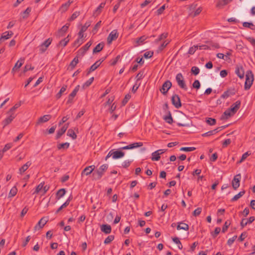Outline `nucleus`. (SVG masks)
Returning <instances> with one entry per match:
<instances>
[{"instance_id": "obj_1", "label": "nucleus", "mask_w": 255, "mask_h": 255, "mask_svg": "<svg viewBox=\"0 0 255 255\" xmlns=\"http://www.w3.org/2000/svg\"><path fill=\"white\" fill-rule=\"evenodd\" d=\"M108 168V165L105 164L102 165L99 168L97 169L93 173V179L96 180H100Z\"/></svg>"}, {"instance_id": "obj_2", "label": "nucleus", "mask_w": 255, "mask_h": 255, "mask_svg": "<svg viewBox=\"0 0 255 255\" xmlns=\"http://www.w3.org/2000/svg\"><path fill=\"white\" fill-rule=\"evenodd\" d=\"M254 81V75L251 71H248L246 75V81L245 83V89L249 90L253 84Z\"/></svg>"}, {"instance_id": "obj_3", "label": "nucleus", "mask_w": 255, "mask_h": 255, "mask_svg": "<svg viewBox=\"0 0 255 255\" xmlns=\"http://www.w3.org/2000/svg\"><path fill=\"white\" fill-rule=\"evenodd\" d=\"M176 81L178 85L182 89L187 90V87L184 80V78L181 73H178L176 76Z\"/></svg>"}, {"instance_id": "obj_4", "label": "nucleus", "mask_w": 255, "mask_h": 255, "mask_svg": "<svg viewBox=\"0 0 255 255\" xmlns=\"http://www.w3.org/2000/svg\"><path fill=\"white\" fill-rule=\"evenodd\" d=\"M172 86L171 82L169 81H166L162 85L161 88L160 89V91L164 95L166 94L168 91L170 89Z\"/></svg>"}, {"instance_id": "obj_5", "label": "nucleus", "mask_w": 255, "mask_h": 255, "mask_svg": "<svg viewBox=\"0 0 255 255\" xmlns=\"http://www.w3.org/2000/svg\"><path fill=\"white\" fill-rule=\"evenodd\" d=\"M48 221V217H44L42 218L38 222V223L36 225V226L34 227V229L35 231L38 230L40 229H42L45 225L47 223Z\"/></svg>"}, {"instance_id": "obj_6", "label": "nucleus", "mask_w": 255, "mask_h": 255, "mask_svg": "<svg viewBox=\"0 0 255 255\" xmlns=\"http://www.w3.org/2000/svg\"><path fill=\"white\" fill-rule=\"evenodd\" d=\"M52 42V39L49 38L43 42L39 46V51L41 53L44 52L47 49L48 47L50 45Z\"/></svg>"}, {"instance_id": "obj_7", "label": "nucleus", "mask_w": 255, "mask_h": 255, "mask_svg": "<svg viewBox=\"0 0 255 255\" xmlns=\"http://www.w3.org/2000/svg\"><path fill=\"white\" fill-rule=\"evenodd\" d=\"M171 102L175 108L178 109L181 107L180 99L178 95L174 94L172 96Z\"/></svg>"}, {"instance_id": "obj_8", "label": "nucleus", "mask_w": 255, "mask_h": 255, "mask_svg": "<svg viewBox=\"0 0 255 255\" xmlns=\"http://www.w3.org/2000/svg\"><path fill=\"white\" fill-rule=\"evenodd\" d=\"M92 44V42L91 41H89L87 44H86L84 46L81 47L78 51L77 55L83 56L86 52L88 50Z\"/></svg>"}, {"instance_id": "obj_9", "label": "nucleus", "mask_w": 255, "mask_h": 255, "mask_svg": "<svg viewBox=\"0 0 255 255\" xmlns=\"http://www.w3.org/2000/svg\"><path fill=\"white\" fill-rule=\"evenodd\" d=\"M241 174H238L235 175L232 181V185L234 190H236L240 186Z\"/></svg>"}, {"instance_id": "obj_10", "label": "nucleus", "mask_w": 255, "mask_h": 255, "mask_svg": "<svg viewBox=\"0 0 255 255\" xmlns=\"http://www.w3.org/2000/svg\"><path fill=\"white\" fill-rule=\"evenodd\" d=\"M119 33L117 30H113L109 35L107 38V42L110 44L113 40L117 39L118 37Z\"/></svg>"}, {"instance_id": "obj_11", "label": "nucleus", "mask_w": 255, "mask_h": 255, "mask_svg": "<svg viewBox=\"0 0 255 255\" xmlns=\"http://www.w3.org/2000/svg\"><path fill=\"white\" fill-rule=\"evenodd\" d=\"M255 220L254 216L250 217L249 219L244 218L240 223V226L242 229H243L248 224L252 223Z\"/></svg>"}, {"instance_id": "obj_12", "label": "nucleus", "mask_w": 255, "mask_h": 255, "mask_svg": "<svg viewBox=\"0 0 255 255\" xmlns=\"http://www.w3.org/2000/svg\"><path fill=\"white\" fill-rule=\"evenodd\" d=\"M235 73L240 78L243 79L244 77V70L242 65H237L235 69Z\"/></svg>"}, {"instance_id": "obj_13", "label": "nucleus", "mask_w": 255, "mask_h": 255, "mask_svg": "<svg viewBox=\"0 0 255 255\" xmlns=\"http://www.w3.org/2000/svg\"><path fill=\"white\" fill-rule=\"evenodd\" d=\"M236 90L235 88H230L227 91H225L221 96V98L223 99H227L231 95H234L236 94Z\"/></svg>"}, {"instance_id": "obj_14", "label": "nucleus", "mask_w": 255, "mask_h": 255, "mask_svg": "<svg viewBox=\"0 0 255 255\" xmlns=\"http://www.w3.org/2000/svg\"><path fill=\"white\" fill-rule=\"evenodd\" d=\"M241 101H237L235 103H234L231 107L230 108H229V110L233 113V114H235L236 112L238 111V110L240 109V106H241Z\"/></svg>"}, {"instance_id": "obj_15", "label": "nucleus", "mask_w": 255, "mask_h": 255, "mask_svg": "<svg viewBox=\"0 0 255 255\" xmlns=\"http://www.w3.org/2000/svg\"><path fill=\"white\" fill-rule=\"evenodd\" d=\"M232 1L233 0H218L217 1L216 7L218 8H222Z\"/></svg>"}, {"instance_id": "obj_16", "label": "nucleus", "mask_w": 255, "mask_h": 255, "mask_svg": "<svg viewBox=\"0 0 255 255\" xmlns=\"http://www.w3.org/2000/svg\"><path fill=\"white\" fill-rule=\"evenodd\" d=\"M95 168V166L94 165L86 167L82 171V173H81L82 176H83L84 174H85L86 175H90L94 170Z\"/></svg>"}, {"instance_id": "obj_17", "label": "nucleus", "mask_w": 255, "mask_h": 255, "mask_svg": "<svg viewBox=\"0 0 255 255\" xmlns=\"http://www.w3.org/2000/svg\"><path fill=\"white\" fill-rule=\"evenodd\" d=\"M79 88H80L79 85H78L75 87V88L74 89V90L72 91V92L69 95L68 99L67 101V103H71L72 102L73 98L76 95L77 93L78 92V91L79 90Z\"/></svg>"}, {"instance_id": "obj_18", "label": "nucleus", "mask_w": 255, "mask_h": 255, "mask_svg": "<svg viewBox=\"0 0 255 255\" xmlns=\"http://www.w3.org/2000/svg\"><path fill=\"white\" fill-rule=\"evenodd\" d=\"M8 114L9 115V117L6 118L3 121V127H5L6 126L9 124L15 117L13 113H10Z\"/></svg>"}, {"instance_id": "obj_19", "label": "nucleus", "mask_w": 255, "mask_h": 255, "mask_svg": "<svg viewBox=\"0 0 255 255\" xmlns=\"http://www.w3.org/2000/svg\"><path fill=\"white\" fill-rule=\"evenodd\" d=\"M101 231L106 234H109L111 232L112 228L110 225L104 224L101 226Z\"/></svg>"}, {"instance_id": "obj_20", "label": "nucleus", "mask_w": 255, "mask_h": 255, "mask_svg": "<svg viewBox=\"0 0 255 255\" xmlns=\"http://www.w3.org/2000/svg\"><path fill=\"white\" fill-rule=\"evenodd\" d=\"M51 116L50 115H46L39 118L36 123V125H38L41 123L48 121L51 119Z\"/></svg>"}, {"instance_id": "obj_21", "label": "nucleus", "mask_w": 255, "mask_h": 255, "mask_svg": "<svg viewBox=\"0 0 255 255\" xmlns=\"http://www.w3.org/2000/svg\"><path fill=\"white\" fill-rule=\"evenodd\" d=\"M234 114L232 113L229 109L226 110L221 117V120H227L230 117L233 116Z\"/></svg>"}, {"instance_id": "obj_22", "label": "nucleus", "mask_w": 255, "mask_h": 255, "mask_svg": "<svg viewBox=\"0 0 255 255\" xmlns=\"http://www.w3.org/2000/svg\"><path fill=\"white\" fill-rule=\"evenodd\" d=\"M113 159H118L123 157L125 155V152L120 150L114 151L113 150Z\"/></svg>"}, {"instance_id": "obj_23", "label": "nucleus", "mask_w": 255, "mask_h": 255, "mask_svg": "<svg viewBox=\"0 0 255 255\" xmlns=\"http://www.w3.org/2000/svg\"><path fill=\"white\" fill-rule=\"evenodd\" d=\"M70 24L67 23L58 31V35L59 36H63L64 34V33L67 31Z\"/></svg>"}, {"instance_id": "obj_24", "label": "nucleus", "mask_w": 255, "mask_h": 255, "mask_svg": "<svg viewBox=\"0 0 255 255\" xmlns=\"http://www.w3.org/2000/svg\"><path fill=\"white\" fill-rule=\"evenodd\" d=\"M68 128V126H66V125L63 126L60 129H59L57 133L56 137L57 139L60 138L61 136L63 134L65 131H66L67 129Z\"/></svg>"}, {"instance_id": "obj_25", "label": "nucleus", "mask_w": 255, "mask_h": 255, "mask_svg": "<svg viewBox=\"0 0 255 255\" xmlns=\"http://www.w3.org/2000/svg\"><path fill=\"white\" fill-rule=\"evenodd\" d=\"M101 64V62L97 61L94 64H93L89 68L87 74H89L91 72L97 69Z\"/></svg>"}, {"instance_id": "obj_26", "label": "nucleus", "mask_w": 255, "mask_h": 255, "mask_svg": "<svg viewBox=\"0 0 255 255\" xmlns=\"http://www.w3.org/2000/svg\"><path fill=\"white\" fill-rule=\"evenodd\" d=\"M105 43L102 42L99 43L93 49V53H96L100 52L104 48Z\"/></svg>"}, {"instance_id": "obj_27", "label": "nucleus", "mask_w": 255, "mask_h": 255, "mask_svg": "<svg viewBox=\"0 0 255 255\" xmlns=\"http://www.w3.org/2000/svg\"><path fill=\"white\" fill-rule=\"evenodd\" d=\"M31 164V163L29 161L27 162L25 164H24L19 169V173L21 174H22L28 168Z\"/></svg>"}, {"instance_id": "obj_28", "label": "nucleus", "mask_w": 255, "mask_h": 255, "mask_svg": "<svg viewBox=\"0 0 255 255\" xmlns=\"http://www.w3.org/2000/svg\"><path fill=\"white\" fill-rule=\"evenodd\" d=\"M13 34V33L11 31H6L2 34L0 37L2 39H7L10 38Z\"/></svg>"}, {"instance_id": "obj_29", "label": "nucleus", "mask_w": 255, "mask_h": 255, "mask_svg": "<svg viewBox=\"0 0 255 255\" xmlns=\"http://www.w3.org/2000/svg\"><path fill=\"white\" fill-rule=\"evenodd\" d=\"M177 229L178 230H184L185 231H188L189 230V226L187 224L181 222L177 225Z\"/></svg>"}, {"instance_id": "obj_30", "label": "nucleus", "mask_w": 255, "mask_h": 255, "mask_svg": "<svg viewBox=\"0 0 255 255\" xmlns=\"http://www.w3.org/2000/svg\"><path fill=\"white\" fill-rule=\"evenodd\" d=\"M67 88V85H64L62 86L59 92L56 95L55 97L57 99H59L61 98L62 95L66 91Z\"/></svg>"}, {"instance_id": "obj_31", "label": "nucleus", "mask_w": 255, "mask_h": 255, "mask_svg": "<svg viewBox=\"0 0 255 255\" xmlns=\"http://www.w3.org/2000/svg\"><path fill=\"white\" fill-rule=\"evenodd\" d=\"M78 56V55L76 56L70 63L69 67L71 70H73L75 67L76 65L79 63Z\"/></svg>"}, {"instance_id": "obj_32", "label": "nucleus", "mask_w": 255, "mask_h": 255, "mask_svg": "<svg viewBox=\"0 0 255 255\" xmlns=\"http://www.w3.org/2000/svg\"><path fill=\"white\" fill-rule=\"evenodd\" d=\"M202 7H198L194 12L191 11L189 13V16L194 17L199 15L202 11Z\"/></svg>"}, {"instance_id": "obj_33", "label": "nucleus", "mask_w": 255, "mask_h": 255, "mask_svg": "<svg viewBox=\"0 0 255 255\" xmlns=\"http://www.w3.org/2000/svg\"><path fill=\"white\" fill-rule=\"evenodd\" d=\"M65 193H66V190L65 189L62 188V189H59L57 192L56 198L57 199H59L60 198L62 197L65 195Z\"/></svg>"}, {"instance_id": "obj_34", "label": "nucleus", "mask_w": 255, "mask_h": 255, "mask_svg": "<svg viewBox=\"0 0 255 255\" xmlns=\"http://www.w3.org/2000/svg\"><path fill=\"white\" fill-rule=\"evenodd\" d=\"M151 159L152 161H158L160 159V156L159 155V153L156 152V151L152 153Z\"/></svg>"}, {"instance_id": "obj_35", "label": "nucleus", "mask_w": 255, "mask_h": 255, "mask_svg": "<svg viewBox=\"0 0 255 255\" xmlns=\"http://www.w3.org/2000/svg\"><path fill=\"white\" fill-rule=\"evenodd\" d=\"M69 35H68L67 37L60 41L58 46H62L63 47H65L69 41Z\"/></svg>"}, {"instance_id": "obj_36", "label": "nucleus", "mask_w": 255, "mask_h": 255, "mask_svg": "<svg viewBox=\"0 0 255 255\" xmlns=\"http://www.w3.org/2000/svg\"><path fill=\"white\" fill-rule=\"evenodd\" d=\"M245 193V191L244 190L240 192L238 194L234 196V197L231 199V201L234 202L238 200L239 198L242 197Z\"/></svg>"}, {"instance_id": "obj_37", "label": "nucleus", "mask_w": 255, "mask_h": 255, "mask_svg": "<svg viewBox=\"0 0 255 255\" xmlns=\"http://www.w3.org/2000/svg\"><path fill=\"white\" fill-rule=\"evenodd\" d=\"M243 25L245 27L250 28L252 30H255V25L252 22H244Z\"/></svg>"}, {"instance_id": "obj_38", "label": "nucleus", "mask_w": 255, "mask_h": 255, "mask_svg": "<svg viewBox=\"0 0 255 255\" xmlns=\"http://www.w3.org/2000/svg\"><path fill=\"white\" fill-rule=\"evenodd\" d=\"M168 35L167 33H163L159 35L158 38L155 40L156 43H158L159 41L165 39Z\"/></svg>"}, {"instance_id": "obj_39", "label": "nucleus", "mask_w": 255, "mask_h": 255, "mask_svg": "<svg viewBox=\"0 0 255 255\" xmlns=\"http://www.w3.org/2000/svg\"><path fill=\"white\" fill-rule=\"evenodd\" d=\"M69 6H70L68 4V3L66 2L62 4V5L59 8V11H60L62 13L65 12L68 10Z\"/></svg>"}, {"instance_id": "obj_40", "label": "nucleus", "mask_w": 255, "mask_h": 255, "mask_svg": "<svg viewBox=\"0 0 255 255\" xmlns=\"http://www.w3.org/2000/svg\"><path fill=\"white\" fill-rule=\"evenodd\" d=\"M17 192V189L15 186L13 187L8 194V197H12L14 196Z\"/></svg>"}, {"instance_id": "obj_41", "label": "nucleus", "mask_w": 255, "mask_h": 255, "mask_svg": "<svg viewBox=\"0 0 255 255\" xmlns=\"http://www.w3.org/2000/svg\"><path fill=\"white\" fill-rule=\"evenodd\" d=\"M101 23H102V21H99L95 25L94 27L93 28V29L92 30V32L93 35L95 34L97 32L99 27L101 25Z\"/></svg>"}, {"instance_id": "obj_42", "label": "nucleus", "mask_w": 255, "mask_h": 255, "mask_svg": "<svg viewBox=\"0 0 255 255\" xmlns=\"http://www.w3.org/2000/svg\"><path fill=\"white\" fill-rule=\"evenodd\" d=\"M70 198L69 197L67 200V201L64 203L58 209V210H57L56 211V213H58L59 212H60L63 208H64L65 207H66L69 204V203H70Z\"/></svg>"}, {"instance_id": "obj_43", "label": "nucleus", "mask_w": 255, "mask_h": 255, "mask_svg": "<svg viewBox=\"0 0 255 255\" xmlns=\"http://www.w3.org/2000/svg\"><path fill=\"white\" fill-rule=\"evenodd\" d=\"M67 135L70 136L73 139H75L77 138V135L74 131L72 129H69L67 132Z\"/></svg>"}, {"instance_id": "obj_44", "label": "nucleus", "mask_w": 255, "mask_h": 255, "mask_svg": "<svg viewBox=\"0 0 255 255\" xmlns=\"http://www.w3.org/2000/svg\"><path fill=\"white\" fill-rule=\"evenodd\" d=\"M206 123L210 126H213L216 124V120L215 119L208 118L206 120Z\"/></svg>"}, {"instance_id": "obj_45", "label": "nucleus", "mask_w": 255, "mask_h": 255, "mask_svg": "<svg viewBox=\"0 0 255 255\" xmlns=\"http://www.w3.org/2000/svg\"><path fill=\"white\" fill-rule=\"evenodd\" d=\"M105 3L102 2L100 5L97 8L96 10L95 11V13L97 15L99 14L101 12V9L105 6Z\"/></svg>"}, {"instance_id": "obj_46", "label": "nucleus", "mask_w": 255, "mask_h": 255, "mask_svg": "<svg viewBox=\"0 0 255 255\" xmlns=\"http://www.w3.org/2000/svg\"><path fill=\"white\" fill-rule=\"evenodd\" d=\"M172 241L176 244L178 245V247L179 249H182L183 248V246L182 245L181 243L179 241V239L177 237H175L172 238Z\"/></svg>"}, {"instance_id": "obj_47", "label": "nucleus", "mask_w": 255, "mask_h": 255, "mask_svg": "<svg viewBox=\"0 0 255 255\" xmlns=\"http://www.w3.org/2000/svg\"><path fill=\"white\" fill-rule=\"evenodd\" d=\"M195 149H196V148L194 147H183L180 149V150L184 151H186V152H189V151H194Z\"/></svg>"}, {"instance_id": "obj_48", "label": "nucleus", "mask_w": 255, "mask_h": 255, "mask_svg": "<svg viewBox=\"0 0 255 255\" xmlns=\"http://www.w3.org/2000/svg\"><path fill=\"white\" fill-rule=\"evenodd\" d=\"M69 145L70 144L68 142L60 143L57 145V148L58 149H61L62 148H68L69 147Z\"/></svg>"}, {"instance_id": "obj_49", "label": "nucleus", "mask_w": 255, "mask_h": 255, "mask_svg": "<svg viewBox=\"0 0 255 255\" xmlns=\"http://www.w3.org/2000/svg\"><path fill=\"white\" fill-rule=\"evenodd\" d=\"M114 236L110 235L104 241L105 244H109L114 240Z\"/></svg>"}, {"instance_id": "obj_50", "label": "nucleus", "mask_w": 255, "mask_h": 255, "mask_svg": "<svg viewBox=\"0 0 255 255\" xmlns=\"http://www.w3.org/2000/svg\"><path fill=\"white\" fill-rule=\"evenodd\" d=\"M83 43V40L80 39V38H78L76 39L73 44V47H76V48L78 47L80 45H81Z\"/></svg>"}, {"instance_id": "obj_51", "label": "nucleus", "mask_w": 255, "mask_h": 255, "mask_svg": "<svg viewBox=\"0 0 255 255\" xmlns=\"http://www.w3.org/2000/svg\"><path fill=\"white\" fill-rule=\"evenodd\" d=\"M164 119L168 124H171L173 122V119L170 112H169V115L165 117Z\"/></svg>"}, {"instance_id": "obj_52", "label": "nucleus", "mask_w": 255, "mask_h": 255, "mask_svg": "<svg viewBox=\"0 0 255 255\" xmlns=\"http://www.w3.org/2000/svg\"><path fill=\"white\" fill-rule=\"evenodd\" d=\"M31 11V8L27 7L25 10L23 12L22 17L25 19L28 17V15Z\"/></svg>"}, {"instance_id": "obj_53", "label": "nucleus", "mask_w": 255, "mask_h": 255, "mask_svg": "<svg viewBox=\"0 0 255 255\" xmlns=\"http://www.w3.org/2000/svg\"><path fill=\"white\" fill-rule=\"evenodd\" d=\"M44 184V182H43V183L42 182V183H40L36 187L35 190L34 192L33 193V194H35V193L38 194L42 189Z\"/></svg>"}, {"instance_id": "obj_54", "label": "nucleus", "mask_w": 255, "mask_h": 255, "mask_svg": "<svg viewBox=\"0 0 255 255\" xmlns=\"http://www.w3.org/2000/svg\"><path fill=\"white\" fill-rule=\"evenodd\" d=\"M21 105L20 103H16L14 105V106L12 107L8 112L7 114H10L13 113V112L17 109L18 108H19Z\"/></svg>"}, {"instance_id": "obj_55", "label": "nucleus", "mask_w": 255, "mask_h": 255, "mask_svg": "<svg viewBox=\"0 0 255 255\" xmlns=\"http://www.w3.org/2000/svg\"><path fill=\"white\" fill-rule=\"evenodd\" d=\"M251 154L250 153H249V151H247L246 152H245V153H244L243 155H242V158L241 159V160L239 161H238V163H242L244 160H245L248 156H249Z\"/></svg>"}, {"instance_id": "obj_56", "label": "nucleus", "mask_w": 255, "mask_h": 255, "mask_svg": "<svg viewBox=\"0 0 255 255\" xmlns=\"http://www.w3.org/2000/svg\"><path fill=\"white\" fill-rule=\"evenodd\" d=\"M231 224V222L227 221L225 222L224 226L222 228V232L225 233L228 229V227Z\"/></svg>"}, {"instance_id": "obj_57", "label": "nucleus", "mask_w": 255, "mask_h": 255, "mask_svg": "<svg viewBox=\"0 0 255 255\" xmlns=\"http://www.w3.org/2000/svg\"><path fill=\"white\" fill-rule=\"evenodd\" d=\"M198 48V45H194L189 48L188 53L189 54L192 55L195 53L196 49Z\"/></svg>"}, {"instance_id": "obj_58", "label": "nucleus", "mask_w": 255, "mask_h": 255, "mask_svg": "<svg viewBox=\"0 0 255 255\" xmlns=\"http://www.w3.org/2000/svg\"><path fill=\"white\" fill-rule=\"evenodd\" d=\"M80 15V11H75L74 12L71 16L69 18V21H73L76 19Z\"/></svg>"}, {"instance_id": "obj_59", "label": "nucleus", "mask_w": 255, "mask_h": 255, "mask_svg": "<svg viewBox=\"0 0 255 255\" xmlns=\"http://www.w3.org/2000/svg\"><path fill=\"white\" fill-rule=\"evenodd\" d=\"M12 143H7L6 144H5L4 148H3V149L2 150H1L2 154L3 155V153L4 152H5L7 150H8V149H9L12 147Z\"/></svg>"}, {"instance_id": "obj_60", "label": "nucleus", "mask_w": 255, "mask_h": 255, "mask_svg": "<svg viewBox=\"0 0 255 255\" xmlns=\"http://www.w3.org/2000/svg\"><path fill=\"white\" fill-rule=\"evenodd\" d=\"M191 72L195 75H197L199 73L200 70L198 67L193 66L191 70Z\"/></svg>"}, {"instance_id": "obj_61", "label": "nucleus", "mask_w": 255, "mask_h": 255, "mask_svg": "<svg viewBox=\"0 0 255 255\" xmlns=\"http://www.w3.org/2000/svg\"><path fill=\"white\" fill-rule=\"evenodd\" d=\"M91 25V22L90 21H87L85 24L82 26L81 29H82V31H86L87 28L90 26Z\"/></svg>"}, {"instance_id": "obj_62", "label": "nucleus", "mask_w": 255, "mask_h": 255, "mask_svg": "<svg viewBox=\"0 0 255 255\" xmlns=\"http://www.w3.org/2000/svg\"><path fill=\"white\" fill-rule=\"evenodd\" d=\"M130 98H131V96L129 94H128L127 95H126L125 96V98L123 100V102H122L123 105L124 106L125 105L128 103V100L130 99Z\"/></svg>"}, {"instance_id": "obj_63", "label": "nucleus", "mask_w": 255, "mask_h": 255, "mask_svg": "<svg viewBox=\"0 0 255 255\" xmlns=\"http://www.w3.org/2000/svg\"><path fill=\"white\" fill-rule=\"evenodd\" d=\"M94 77H92L90 78L88 81H87L83 85V87H87L89 86L93 82Z\"/></svg>"}, {"instance_id": "obj_64", "label": "nucleus", "mask_w": 255, "mask_h": 255, "mask_svg": "<svg viewBox=\"0 0 255 255\" xmlns=\"http://www.w3.org/2000/svg\"><path fill=\"white\" fill-rule=\"evenodd\" d=\"M193 87L196 89H198L200 87V82L198 80H196L194 83H193Z\"/></svg>"}]
</instances>
